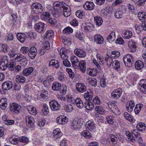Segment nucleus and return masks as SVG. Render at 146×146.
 Instances as JSON below:
<instances>
[{
    "label": "nucleus",
    "instance_id": "nucleus-53",
    "mask_svg": "<svg viewBox=\"0 0 146 146\" xmlns=\"http://www.w3.org/2000/svg\"><path fill=\"white\" fill-rule=\"evenodd\" d=\"M94 26L92 24H90L84 26V29L86 32H91L94 29Z\"/></svg>",
    "mask_w": 146,
    "mask_h": 146
},
{
    "label": "nucleus",
    "instance_id": "nucleus-3",
    "mask_svg": "<svg viewBox=\"0 0 146 146\" xmlns=\"http://www.w3.org/2000/svg\"><path fill=\"white\" fill-rule=\"evenodd\" d=\"M108 106L109 108L115 114L117 115L120 114V111L115 103L109 102L108 103Z\"/></svg>",
    "mask_w": 146,
    "mask_h": 146
},
{
    "label": "nucleus",
    "instance_id": "nucleus-25",
    "mask_svg": "<svg viewBox=\"0 0 146 146\" xmlns=\"http://www.w3.org/2000/svg\"><path fill=\"white\" fill-rule=\"evenodd\" d=\"M94 41L97 44H102L104 41L103 37L100 35H96L94 36Z\"/></svg>",
    "mask_w": 146,
    "mask_h": 146
},
{
    "label": "nucleus",
    "instance_id": "nucleus-62",
    "mask_svg": "<svg viewBox=\"0 0 146 146\" xmlns=\"http://www.w3.org/2000/svg\"><path fill=\"white\" fill-rule=\"evenodd\" d=\"M84 13L81 10L76 11V16L79 18H82L83 16L84 15Z\"/></svg>",
    "mask_w": 146,
    "mask_h": 146
},
{
    "label": "nucleus",
    "instance_id": "nucleus-41",
    "mask_svg": "<svg viewBox=\"0 0 146 146\" xmlns=\"http://www.w3.org/2000/svg\"><path fill=\"white\" fill-rule=\"evenodd\" d=\"M136 128L139 131H142L145 130L146 128V126L144 123L139 122L137 124Z\"/></svg>",
    "mask_w": 146,
    "mask_h": 146
},
{
    "label": "nucleus",
    "instance_id": "nucleus-38",
    "mask_svg": "<svg viewBox=\"0 0 146 146\" xmlns=\"http://www.w3.org/2000/svg\"><path fill=\"white\" fill-rule=\"evenodd\" d=\"M27 109L29 111V112L31 114L35 115L37 113L36 108L31 106H27Z\"/></svg>",
    "mask_w": 146,
    "mask_h": 146
},
{
    "label": "nucleus",
    "instance_id": "nucleus-54",
    "mask_svg": "<svg viewBox=\"0 0 146 146\" xmlns=\"http://www.w3.org/2000/svg\"><path fill=\"white\" fill-rule=\"evenodd\" d=\"M143 106V105L141 104L136 105L134 109V111L136 114H138L139 113Z\"/></svg>",
    "mask_w": 146,
    "mask_h": 146
},
{
    "label": "nucleus",
    "instance_id": "nucleus-42",
    "mask_svg": "<svg viewBox=\"0 0 146 146\" xmlns=\"http://www.w3.org/2000/svg\"><path fill=\"white\" fill-rule=\"evenodd\" d=\"M87 73L90 76H95L97 75L98 72L96 69L95 68H89L88 69Z\"/></svg>",
    "mask_w": 146,
    "mask_h": 146
},
{
    "label": "nucleus",
    "instance_id": "nucleus-50",
    "mask_svg": "<svg viewBox=\"0 0 146 146\" xmlns=\"http://www.w3.org/2000/svg\"><path fill=\"white\" fill-rule=\"evenodd\" d=\"M95 111L100 114H103L105 112V110L103 108L100 106H97L95 108Z\"/></svg>",
    "mask_w": 146,
    "mask_h": 146
},
{
    "label": "nucleus",
    "instance_id": "nucleus-31",
    "mask_svg": "<svg viewBox=\"0 0 146 146\" xmlns=\"http://www.w3.org/2000/svg\"><path fill=\"white\" fill-rule=\"evenodd\" d=\"M84 7L86 9L91 10L94 9V5L93 2H87L84 5Z\"/></svg>",
    "mask_w": 146,
    "mask_h": 146
},
{
    "label": "nucleus",
    "instance_id": "nucleus-37",
    "mask_svg": "<svg viewBox=\"0 0 146 146\" xmlns=\"http://www.w3.org/2000/svg\"><path fill=\"white\" fill-rule=\"evenodd\" d=\"M126 139L129 142L134 143L135 141V139L132 134L129 132H126Z\"/></svg>",
    "mask_w": 146,
    "mask_h": 146
},
{
    "label": "nucleus",
    "instance_id": "nucleus-56",
    "mask_svg": "<svg viewBox=\"0 0 146 146\" xmlns=\"http://www.w3.org/2000/svg\"><path fill=\"white\" fill-rule=\"evenodd\" d=\"M89 83L90 84H91L92 85L96 86L97 85V80L96 79L94 78H88Z\"/></svg>",
    "mask_w": 146,
    "mask_h": 146
},
{
    "label": "nucleus",
    "instance_id": "nucleus-16",
    "mask_svg": "<svg viewBox=\"0 0 146 146\" xmlns=\"http://www.w3.org/2000/svg\"><path fill=\"white\" fill-rule=\"evenodd\" d=\"M29 49L28 55L31 58L34 59L36 55L37 49L35 47H32Z\"/></svg>",
    "mask_w": 146,
    "mask_h": 146
},
{
    "label": "nucleus",
    "instance_id": "nucleus-48",
    "mask_svg": "<svg viewBox=\"0 0 146 146\" xmlns=\"http://www.w3.org/2000/svg\"><path fill=\"white\" fill-rule=\"evenodd\" d=\"M16 81L18 82L23 83L25 82L26 79L23 76L18 75L16 76Z\"/></svg>",
    "mask_w": 146,
    "mask_h": 146
},
{
    "label": "nucleus",
    "instance_id": "nucleus-5",
    "mask_svg": "<svg viewBox=\"0 0 146 146\" xmlns=\"http://www.w3.org/2000/svg\"><path fill=\"white\" fill-rule=\"evenodd\" d=\"M49 105L51 109L53 111H57L60 108V105L56 100H52L49 102Z\"/></svg>",
    "mask_w": 146,
    "mask_h": 146
},
{
    "label": "nucleus",
    "instance_id": "nucleus-20",
    "mask_svg": "<svg viewBox=\"0 0 146 146\" xmlns=\"http://www.w3.org/2000/svg\"><path fill=\"white\" fill-rule=\"evenodd\" d=\"M126 110L129 112H131L135 106L134 102L132 100L128 101L126 104Z\"/></svg>",
    "mask_w": 146,
    "mask_h": 146
},
{
    "label": "nucleus",
    "instance_id": "nucleus-55",
    "mask_svg": "<svg viewBox=\"0 0 146 146\" xmlns=\"http://www.w3.org/2000/svg\"><path fill=\"white\" fill-rule=\"evenodd\" d=\"M29 48L27 46H23L21 48L20 51V52L23 54H27L29 50Z\"/></svg>",
    "mask_w": 146,
    "mask_h": 146
},
{
    "label": "nucleus",
    "instance_id": "nucleus-45",
    "mask_svg": "<svg viewBox=\"0 0 146 146\" xmlns=\"http://www.w3.org/2000/svg\"><path fill=\"white\" fill-rule=\"evenodd\" d=\"M77 107L80 109L82 108L84 106L83 103L81 99L79 98H77L75 101Z\"/></svg>",
    "mask_w": 146,
    "mask_h": 146
},
{
    "label": "nucleus",
    "instance_id": "nucleus-63",
    "mask_svg": "<svg viewBox=\"0 0 146 146\" xmlns=\"http://www.w3.org/2000/svg\"><path fill=\"white\" fill-rule=\"evenodd\" d=\"M124 37L126 39H129L132 36V32L130 31H125L123 34Z\"/></svg>",
    "mask_w": 146,
    "mask_h": 146
},
{
    "label": "nucleus",
    "instance_id": "nucleus-27",
    "mask_svg": "<svg viewBox=\"0 0 146 146\" xmlns=\"http://www.w3.org/2000/svg\"><path fill=\"white\" fill-rule=\"evenodd\" d=\"M49 67H54L56 68H57L59 67V62L56 59L52 60L49 62Z\"/></svg>",
    "mask_w": 146,
    "mask_h": 146
},
{
    "label": "nucleus",
    "instance_id": "nucleus-9",
    "mask_svg": "<svg viewBox=\"0 0 146 146\" xmlns=\"http://www.w3.org/2000/svg\"><path fill=\"white\" fill-rule=\"evenodd\" d=\"M63 15L66 17H68L71 14V9L69 6L67 5L64 4V6L62 9Z\"/></svg>",
    "mask_w": 146,
    "mask_h": 146
},
{
    "label": "nucleus",
    "instance_id": "nucleus-14",
    "mask_svg": "<svg viewBox=\"0 0 146 146\" xmlns=\"http://www.w3.org/2000/svg\"><path fill=\"white\" fill-rule=\"evenodd\" d=\"M86 127L87 130L92 131L94 130L95 126L94 122L89 121L86 124Z\"/></svg>",
    "mask_w": 146,
    "mask_h": 146
},
{
    "label": "nucleus",
    "instance_id": "nucleus-64",
    "mask_svg": "<svg viewBox=\"0 0 146 146\" xmlns=\"http://www.w3.org/2000/svg\"><path fill=\"white\" fill-rule=\"evenodd\" d=\"M135 28L137 33L139 34L143 30L141 25L136 24L135 25Z\"/></svg>",
    "mask_w": 146,
    "mask_h": 146
},
{
    "label": "nucleus",
    "instance_id": "nucleus-23",
    "mask_svg": "<svg viewBox=\"0 0 146 146\" xmlns=\"http://www.w3.org/2000/svg\"><path fill=\"white\" fill-rule=\"evenodd\" d=\"M52 135L53 137L56 139H60L62 135L60 129L58 128L53 130Z\"/></svg>",
    "mask_w": 146,
    "mask_h": 146
},
{
    "label": "nucleus",
    "instance_id": "nucleus-2",
    "mask_svg": "<svg viewBox=\"0 0 146 146\" xmlns=\"http://www.w3.org/2000/svg\"><path fill=\"white\" fill-rule=\"evenodd\" d=\"M132 56L129 54H127L123 58L124 62L126 66L131 67L132 66L133 62Z\"/></svg>",
    "mask_w": 146,
    "mask_h": 146
},
{
    "label": "nucleus",
    "instance_id": "nucleus-35",
    "mask_svg": "<svg viewBox=\"0 0 146 146\" xmlns=\"http://www.w3.org/2000/svg\"><path fill=\"white\" fill-rule=\"evenodd\" d=\"M13 58L18 62L21 61L22 59L26 60L25 57L20 53H16Z\"/></svg>",
    "mask_w": 146,
    "mask_h": 146
},
{
    "label": "nucleus",
    "instance_id": "nucleus-18",
    "mask_svg": "<svg viewBox=\"0 0 146 146\" xmlns=\"http://www.w3.org/2000/svg\"><path fill=\"white\" fill-rule=\"evenodd\" d=\"M139 84L140 86V88L141 92L143 93L146 94V80H141Z\"/></svg>",
    "mask_w": 146,
    "mask_h": 146
},
{
    "label": "nucleus",
    "instance_id": "nucleus-40",
    "mask_svg": "<svg viewBox=\"0 0 146 146\" xmlns=\"http://www.w3.org/2000/svg\"><path fill=\"white\" fill-rule=\"evenodd\" d=\"M61 85L60 83L58 82H55L53 83L52 88L54 91H58L61 88Z\"/></svg>",
    "mask_w": 146,
    "mask_h": 146
},
{
    "label": "nucleus",
    "instance_id": "nucleus-44",
    "mask_svg": "<svg viewBox=\"0 0 146 146\" xmlns=\"http://www.w3.org/2000/svg\"><path fill=\"white\" fill-rule=\"evenodd\" d=\"M48 92L44 90H42L41 91L40 94V98L44 99H46L48 98Z\"/></svg>",
    "mask_w": 146,
    "mask_h": 146
},
{
    "label": "nucleus",
    "instance_id": "nucleus-33",
    "mask_svg": "<svg viewBox=\"0 0 146 146\" xmlns=\"http://www.w3.org/2000/svg\"><path fill=\"white\" fill-rule=\"evenodd\" d=\"M135 68L138 70H141L143 67L145 68L144 64H143V62L141 60L137 61L135 64Z\"/></svg>",
    "mask_w": 146,
    "mask_h": 146
},
{
    "label": "nucleus",
    "instance_id": "nucleus-15",
    "mask_svg": "<svg viewBox=\"0 0 146 146\" xmlns=\"http://www.w3.org/2000/svg\"><path fill=\"white\" fill-rule=\"evenodd\" d=\"M76 90L79 92L83 93L86 90V88L85 85L81 83H78L76 85Z\"/></svg>",
    "mask_w": 146,
    "mask_h": 146
},
{
    "label": "nucleus",
    "instance_id": "nucleus-29",
    "mask_svg": "<svg viewBox=\"0 0 146 146\" xmlns=\"http://www.w3.org/2000/svg\"><path fill=\"white\" fill-rule=\"evenodd\" d=\"M138 17L142 22L146 21V13L144 12H140L137 15Z\"/></svg>",
    "mask_w": 146,
    "mask_h": 146
},
{
    "label": "nucleus",
    "instance_id": "nucleus-13",
    "mask_svg": "<svg viewBox=\"0 0 146 146\" xmlns=\"http://www.w3.org/2000/svg\"><path fill=\"white\" fill-rule=\"evenodd\" d=\"M26 121L27 125L29 127H32L34 125L35 121L33 117L29 115L26 117Z\"/></svg>",
    "mask_w": 146,
    "mask_h": 146
},
{
    "label": "nucleus",
    "instance_id": "nucleus-47",
    "mask_svg": "<svg viewBox=\"0 0 146 146\" xmlns=\"http://www.w3.org/2000/svg\"><path fill=\"white\" fill-rule=\"evenodd\" d=\"M114 14L115 17L118 19L121 18L123 16L122 12L119 9L115 10L114 11Z\"/></svg>",
    "mask_w": 146,
    "mask_h": 146
},
{
    "label": "nucleus",
    "instance_id": "nucleus-4",
    "mask_svg": "<svg viewBox=\"0 0 146 146\" xmlns=\"http://www.w3.org/2000/svg\"><path fill=\"white\" fill-rule=\"evenodd\" d=\"M66 4L64 2H60L59 1L55 2L53 3V8L57 12L62 11V9Z\"/></svg>",
    "mask_w": 146,
    "mask_h": 146
},
{
    "label": "nucleus",
    "instance_id": "nucleus-52",
    "mask_svg": "<svg viewBox=\"0 0 146 146\" xmlns=\"http://www.w3.org/2000/svg\"><path fill=\"white\" fill-rule=\"evenodd\" d=\"M112 66L113 69L119 70L120 68V63L117 60H115L113 62Z\"/></svg>",
    "mask_w": 146,
    "mask_h": 146
},
{
    "label": "nucleus",
    "instance_id": "nucleus-51",
    "mask_svg": "<svg viewBox=\"0 0 146 146\" xmlns=\"http://www.w3.org/2000/svg\"><path fill=\"white\" fill-rule=\"evenodd\" d=\"M115 38V33L113 31H112L110 34L108 36L107 39L109 41H113Z\"/></svg>",
    "mask_w": 146,
    "mask_h": 146
},
{
    "label": "nucleus",
    "instance_id": "nucleus-36",
    "mask_svg": "<svg viewBox=\"0 0 146 146\" xmlns=\"http://www.w3.org/2000/svg\"><path fill=\"white\" fill-rule=\"evenodd\" d=\"M93 94L91 91L89 90V91L86 92L84 94V97L87 100L90 101L92 99Z\"/></svg>",
    "mask_w": 146,
    "mask_h": 146
},
{
    "label": "nucleus",
    "instance_id": "nucleus-43",
    "mask_svg": "<svg viewBox=\"0 0 146 146\" xmlns=\"http://www.w3.org/2000/svg\"><path fill=\"white\" fill-rule=\"evenodd\" d=\"M95 22L98 26H100L103 22L102 17L100 16H96L94 17Z\"/></svg>",
    "mask_w": 146,
    "mask_h": 146
},
{
    "label": "nucleus",
    "instance_id": "nucleus-58",
    "mask_svg": "<svg viewBox=\"0 0 146 146\" xmlns=\"http://www.w3.org/2000/svg\"><path fill=\"white\" fill-rule=\"evenodd\" d=\"M8 57L6 56H0V63H8Z\"/></svg>",
    "mask_w": 146,
    "mask_h": 146
},
{
    "label": "nucleus",
    "instance_id": "nucleus-10",
    "mask_svg": "<svg viewBox=\"0 0 146 146\" xmlns=\"http://www.w3.org/2000/svg\"><path fill=\"white\" fill-rule=\"evenodd\" d=\"M128 45L131 52H133L136 51L137 44L134 40H130L128 43Z\"/></svg>",
    "mask_w": 146,
    "mask_h": 146
},
{
    "label": "nucleus",
    "instance_id": "nucleus-24",
    "mask_svg": "<svg viewBox=\"0 0 146 146\" xmlns=\"http://www.w3.org/2000/svg\"><path fill=\"white\" fill-rule=\"evenodd\" d=\"M71 61L73 66L75 68H78V65L79 61L77 57L74 56H72L71 58Z\"/></svg>",
    "mask_w": 146,
    "mask_h": 146
},
{
    "label": "nucleus",
    "instance_id": "nucleus-6",
    "mask_svg": "<svg viewBox=\"0 0 146 146\" xmlns=\"http://www.w3.org/2000/svg\"><path fill=\"white\" fill-rule=\"evenodd\" d=\"M35 28L37 32L39 33H41L45 30V25L42 22H39L35 24Z\"/></svg>",
    "mask_w": 146,
    "mask_h": 146
},
{
    "label": "nucleus",
    "instance_id": "nucleus-17",
    "mask_svg": "<svg viewBox=\"0 0 146 146\" xmlns=\"http://www.w3.org/2000/svg\"><path fill=\"white\" fill-rule=\"evenodd\" d=\"M122 94V90L121 89H118L114 90L111 93V97L115 99L120 98Z\"/></svg>",
    "mask_w": 146,
    "mask_h": 146
},
{
    "label": "nucleus",
    "instance_id": "nucleus-26",
    "mask_svg": "<svg viewBox=\"0 0 146 146\" xmlns=\"http://www.w3.org/2000/svg\"><path fill=\"white\" fill-rule=\"evenodd\" d=\"M104 60L106 64L109 67H110L113 62L112 58L107 54L105 56Z\"/></svg>",
    "mask_w": 146,
    "mask_h": 146
},
{
    "label": "nucleus",
    "instance_id": "nucleus-11",
    "mask_svg": "<svg viewBox=\"0 0 146 146\" xmlns=\"http://www.w3.org/2000/svg\"><path fill=\"white\" fill-rule=\"evenodd\" d=\"M56 121L59 124L64 125L68 121V119L66 116L61 115L56 118Z\"/></svg>",
    "mask_w": 146,
    "mask_h": 146
},
{
    "label": "nucleus",
    "instance_id": "nucleus-30",
    "mask_svg": "<svg viewBox=\"0 0 146 146\" xmlns=\"http://www.w3.org/2000/svg\"><path fill=\"white\" fill-rule=\"evenodd\" d=\"M6 98H2L0 100V106L1 108L3 110L6 109L7 106V104Z\"/></svg>",
    "mask_w": 146,
    "mask_h": 146
},
{
    "label": "nucleus",
    "instance_id": "nucleus-57",
    "mask_svg": "<svg viewBox=\"0 0 146 146\" xmlns=\"http://www.w3.org/2000/svg\"><path fill=\"white\" fill-rule=\"evenodd\" d=\"M86 104L85 108L88 110H91L94 108V104L91 102H88Z\"/></svg>",
    "mask_w": 146,
    "mask_h": 146
},
{
    "label": "nucleus",
    "instance_id": "nucleus-61",
    "mask_svg": "<svg viewBox=\"0 0 146 146\" xmlns=\"http://www.w3.org/2000/svg\"><path fill=\"white\" fill-rule=\"evenodd\" d=\"M64 110L67 112H70L72 111L73 107L72 106L70 105H66L64 106Z\"/></svg>",
    "mask_w": 146,
    "mask_h": 146
},
{
    "label": "nucleus",
    "instance_id": "nucleus-22",
    "mask_svg": "<svg viewBox=\"0 0 146 146\" xmlns=\"http://www.w3.org/2000/svg\"><path fill=\"white\" fill-rule=\"evenodd\" d=\"M54 35V31L52 30H49L44 35V39L46 40H48L52 38Z\"/></svg>",
    "mask_w": 146,
    "mask_h": 146
},
{
    "label": "nucleus",
    "instance_id": "nucleus-12",
    "mask_svg": "<svg viewBox=\"0 0 146 146\" xmlns=\"http://www.w3.org/2000/svg\"><path fill=\"white\" fill-rule=\"evenodd\" d=\"M74 53L76 55L81 58L84 57L86 55V52L82 49L76 48L75 50Z\"/></svg>",
    "mask_w": 146,
    "mask_h": 146
},
{
    "label": "nucleus",
    "instance_id": "nucleus-46",
    "mask_svg": "<svg viewBox=\"0 0 146 146\" xmlns=\"http://www.w3.org/2000/svg\"><path fill=\"white\" fill-rule=\"evenodd\" d=\"M124 117L125 119L130 122H133L134 121L133 117L127 112L124 113Z\"/></svg>",
    "mask_w": 146,
    "mask_h": 146
},
{
    "label": "nucleus",
    "instance_id": "nucleus-28",
    "mask_svg": "<svg viewBox=\"0 0 146 146\" xmlns=\"http://www.w3.org/2000/svg\"><path fill=\"white\" fill-rule=\"evenodd\" d=\"M34 70L33 67H30L24 69L23 72V74L25 76H27L30 75Z\"/></svg>",
    "mask_w": 146,
    "mask_h": 146
},
{
    "label": "nucleus",
    "instance_id": "nucleus-59",
    "mask_svg": "<svg viewBox=\"0 0 146 146\" xmlns=\"http://www.w3.org/2000/svg\"><path fill=\"white\" fill-rule=\"evenodd\" d=\"M0 51L4 52H7V47L6 44H0Z\"/></svg>",
    "mask_w": 146,
    "mask_h": 146
},
{
    "label": "nucleus",
    "instance_id": "nucleus-19",
    "mask_svg": "<svg viewBox=\"0 0 146 146\" xmlns=\"http://www.w3.org/2000/svg\"><path fill=\"white\" fill-rule=\"evenodd\" d=\"M78 64V68H79L80 70L83 73L85 72L86 70V65L85 61L84 60H81Z\"/></svg>",
    "mask_w": 146,
    "mask_h": 146
},
{
    "label": "nucleus",
    "instance_id": "nucleus-32",
    "mask_svg": "<svg viewBox=\"0 0 146 146\" xmlns=\"http://www.w3.org/2000/svg\"><path fill=\"white\" fill-rule=\"evenodd\" d=\"M19 137L15 135L13 136L9 139V142L12 144L15 145L17 144L18 141H19Z\"/></svg>",
    "mask_w": 146,
    "mask_h": 146
},
{
    "label": "nucleus",
    "instance_id": "nucleus-49",
    "mask_svg": "<svg viewBox=\"0 0 146 146\" xmlns=\"http://www.w3.org/2000/svg\"><path fill=\"white\" fill-rule=\"evenodd\" d=\"M81 134L85 138L87 139L90 138L92 137L91 134L89 132V131L88 130L84 131L81 133Z\"/></svg>",
    "mask_w": 146,
    "mask_h": 146
},
{
    "label": "nucleus",
    "instance_id": "nucleus-39",
    "mask_svg": "<svg viewBox=\"0 0 146 146\" xmlns=\"http://www.w3.org/2000/svg\"><path fill=\"white\" fill-rule=\"evenodd\" d=\"M50 17V14L47 12H44L41 16V18L43 20H48Z\"/></svg>",
    "mask_w": 146,
    "mask_h": 146
},
{
    "label": "nucleus",
    "instance_id": "nucleus-1",
    "mask_svg": "<svg viewBox=\"0 0 146 146\" xmlns=\"http://www.w3.org/2000/svg\"><path fill=\"white\" fill-rule=\"evenodd\" d=\"M32 11L35 13L38 14L42 13L44 10V7L42 5L38 3H33L31 5Z\"/></svg>",
    "mask_w": 146,
    "mask_h": 146
},
{
    "label": "nucleus",
    "instance_id": "nucleus-7",
    "mask_svg": "<svg viewBox=\"0 0 146 146\" xmlns=\"http://www.w3.org/2000/svg\"><path fill=\"white\" fill-rule=\"evenodd\" d=\"M80 119H78L77 120H73L71 124V129L74 130L80 129L82 125V123L80 122Z\"/></svg>",
    "mask_w": 146,
    "mask_h": 146
},
{
    "label": "nucleus",
    "instance_id": "nucleus-34",
    "mask_svg": "<svg viewBox=\"0 0 146 146\" xmlns=\"http://www.w3.org/2000/svg\"><path fill=\"white\" fill-rule=\"evenodd\" d=\"M17 36L18 40L21 43L23 42L27 38L25 35L22 33H18Z\"/></svg>",
    "mask_w": 146,
    "mask_h": 146
},
{
    "label": "nucleus",
    "instance_id": "nucleus-8",
    "mask_svg": "<svg viewBox=\"0 0 146 146\" xmlns=\"http://www.w3.org/2000/svg\"><path fill=\"white\" fill-rule=\"evenodd\" d=\"M21 107L18 104L15 103H13L10 105L11 110L16 113H19L21 110Z\"/></svg>",
    "mask_w": 146,
    "mask_h": 146
},
{
    "label": "nucleus",
    "instance_id": "nucleus-21",
    "mask_svg": "<svg viewBox=\"0 0 146 146\" xmlns=\"http://www.w3.org/2000/svg\"><path fill=\"white\" fill-rule=\"evenodd\" d=\"M13 86V83L11 81L5 82L2 85V89L3 90H8L11 89Z\"/></svg>",
    "mask_w": 146,
    "mask_h": 146
},
{
    "label": "nucleus",
    "instance_id": "nucleus-60",
    "mask_svg": "<svg viewBox=\"0 0 146 146\" xmlns=\"http://www.w3.org/2000/svg\"><path fill=\"white\" fill-rule=\"evenodd\" d=\"M75 36L78 38L80 40H83L84 36L82 33H81L80 31H77L76 32Z\"/></svg>",
    "mask_w": 146,
    "mask_h": 146
}]
</instances>
